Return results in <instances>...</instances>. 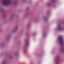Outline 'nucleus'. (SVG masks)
I'll list each match as a JSON object with an SVG mask.
<instances>
[{
	"label": "nucleus",
	"instance_id": "8",
	"mask_svg": "<svg viewBox=\"0 0 64 64\" xmlns=\"http://www.w3.org/2000/svg\"><path fill=\"white\" fill-rule=\"evenodd\" d=\"M24 52H26V51H27V50H26V49L25 48H24Z\"/></svg>",
	"mask_w": 64,
	"mask_h": 64
},
{
	"label": "nucleus",
	"instance_id": "14",
	"mask_svg": "<svg viewBox=\"0 0 64 64\" xmlns=\"http://www.w3.org/2000/svg\"><path fill=\"white\" fill-rule=\"evenodd\" d=\"M43 19H44L45 20H46V18H45V17H43Z\"/></svg>",
	"mask_w": 64,
	"mask_h": 64
},
{
	"label": "nucleus",
	"instance_id": "17",
	"mask_svg": "<svg viewBox=\"0 0 64 64\" xmlns=\"http://www.w3.org/2000/svg\"><path fill=\"white\" fill-rule=\"evenodd\" d=\"M45 35H46V34H44V36H45Z\"/></svg>",
	"mask_w": 64,
	"mask_h": 64
},
{
	"label": "nucleus",
	"instance_id": "9",
	"mask_svg": "<svg viewBox=\"0 0 64 64\" xmlns=\"http://www.w3.org/2000/svg\"><path fill=\"white\" fill-rule=\"evenodd\" d=\"M51 5V4L50 3H48L46 4V5H47V6H49V5Z\"/></svg>",
	"mask_w": 64,
	"mask_h": 64
},
{
	"label": "nucleus",
	"instance_id": "11",
	"mask_svg": "<svg viewBox=\"0 0 64 64\" xmlns=\"http://www.w3.org/2000/svg\"><path fill=\"white\" fill-rule=\"evenodd\" d=\"M60 57L58 55L56 56V58L58 59V58H59Z\"/></svg>",
	"mask_w": 64,
	"mask_h": 64
},
{
	"label": "nucleus",
	"instance_id": "5",
	"mask_svg": "<svg viewBox=\"0 0 64 64\" xmlns=\"http://www.w3.org/2000/svg\"><path fill=\"white\" fill-rule=\"evenodd\" d=\"M17 28H18L17 27H15V28H14L13 30L12 31V32H14L15 31H16L17 29Z\"/></svg>",
	"mask_w": 64,
	"mask_h": 64
},
{
	"label": "nucleus",
	"instance_id": "15",
	"mask_svg": "<svg viewBox=\"0 0 64 64\" xmlns=\"http://www.w3.org/2000/svg\"><path fill=\"white\" fill-rule=\"evenodd\" d=\"M30 25L29 24H28L27 25V26L28 27V26H30Z\"/></svg>",
	"mask_w": 64,
	"mask_h": 64
},
{
	"label": "nucleus",
	"instance_id": "16",
	"mask_svg": "<svg viewBox=\"0 0 64 64\" xmlns=\"http://www.w3.org/2000/svg\"><path fill=\"white\" fill-rule=\"evenodd\" d=\"M2 54H1L0 55V56H1L2 55Z\"/></svg>",
	"mask_w": 64,
	"mask_h": 64
},
{
	"label": "nucleus",
	"instance_id": "7",
	"mask_svg": "<svg viewBox=\"0 0 64 64\" xmlns=\"http://www.w3.org/2000/svg\"><path fill=\"white\" fill-rule=\"evenodd\" d=\"M60 49L62 50V52H64V48L63 47L60 48Z\"/></svg>",
	"mask_w": 64,
	"mask_h": 64
},
{
	"label": "nucleus",
	"instance_id": "3",
	"mask_svg": "<svg viewBox=\"0 0 64 64\" xmlns=\"http://www.w3.org/2000/svg\"><path fill=\"white\" fill-rule=\"evenodd\" d=\"M64 29V28H62L61 26L58 25L56 30L57 31H63Z\"/></svg>",
	"mask_w": 64,
	"mask_h": 64
},
{
	"label": "nucleus",
	"instance_id": "6",
	"mask_svg": "<svg viewBox=\"0 0 64 64\" xmlns=\"http://www.w3.org/2000/svg\"><path fill=\"white\" fill-rule=\"evenodd\" d=\"M25 44L27 46H28V45H29V42H25Z\"/></svg>",
	"mask_w": 64,
	"mask_h": 64
},
{
	"label": "nucleus",
	"instance_id": "4",
	"mask_svg": "<svg viewBox=\"0 0 64 64\" xmlns=\"http://www.w3.org/2000/svg\"><path fill=\"white\" fill-rule=\"evenodd\" d=\"M54 64H58V60H56L54 62Z\"/></svg>",
	"mask_w": 64,
	"mask_h": 64
},
{
	"label": "nucleus",
	"instance_id": "2",
	"mask_svg": "<svg viewBox=\"0 0 64 64\" xmlns=\"http://www.w3.org/2000/svg\"><path fill=\"white\" fill-rule=\"evenodd\" d=\"M57 40L60 42V44L62 45L64 44V40L61 36H60L57 39Z\"/></svg>",
	"mask_w": 64,
	"mask_h": 64
},
{
	"label": "nucleus",
	"instance_id": "13",
	"mask_svg": "<svg viewBox=\"0 0 64 64\" xmlns=\"http://www.w3.org/2000/svg\"><path fill=\"white\" fill-rule=\"evenodd\" d=\"M51 1L52 2H54L55 1V0H52Z\"/></svg>",
	"mask_w": 64,
	"mask_h": 64
},
{
	"label": "nucleus",
	"instance_id": "1",
	"mask_svg": "<svg viewBox=\"0 0 64 64\" xmlns=\"http://www.w3.org/2000/svg\"><path fill=\"white\" fill-rule=\"evenodd\" d=\"M2 2L5 6H7L9 4H16V2H14L10 0H3Z\"/></svg>",
	"mask_w": 64,
	"mask_h": 64
},
{
	"label": "nucleus",
	"instance_id": "12",
	"mask_svg": "<svg viewBox=\"0 0 64 64\" xmlns=\"http://www.w3.org/2000/svg\"><path fill=\"white\" fill-rule=\"evenodd\" d=\"M35 34H36V33H34L33 34H32V35L33 36H35Z\"/></svg>",
	"mask_w": 64,
	"mask_h": 64
},
{
	"label": "nucleus",
	"instance_id": "10",
	"mask_svg": "<svg viewBox=\"0 0 64 64\" xmlns=\"http://www.w3.org/2000/svg\"><path fill=\"white\" fill-rule=\"evenodd\" d=\"M5 62L4 61H2V64H5Z\"/></svg>",
	"mask_w": 64,
	"mask_h": 64
}]
</instances>
